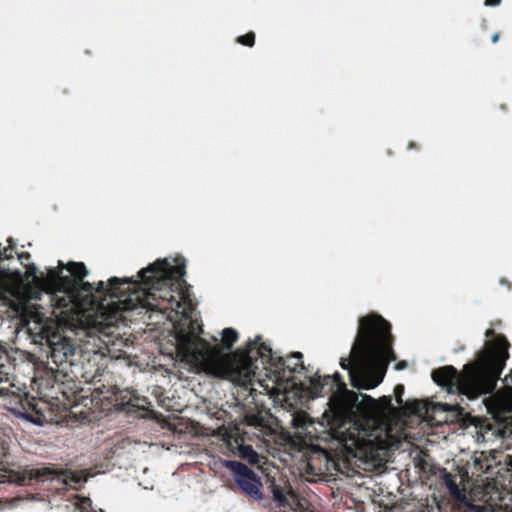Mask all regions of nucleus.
Returning a JSON list of instances; mask_svg holds the SVG:
<instances>
[{
	"instance_id": "f257e3e1",
	"label": "nucleus",
	"mask_w": 512,
	"mask_h": 512,
	"mask_svg": "<svg viewBox=\"0 0 512 512\" xmlns=\"http://www.w3.org/2000/svg\"><path fill=\"white\" fill-rule=\"evenodd\" d=\"M88 270L81 262H70L57 268H50L45 277L37 276V268L27 267L25 273L12 268L0 269V297L12 296L15 301L10 306L21 314L23 327L34 339H47L53 334V322L29 299H39L45 293L51 305L66 309L67 314L75 315L84 328L104 330L121 320L122 311L138 307L146 302L149 295L143 289L127 288L120 285L132 283L129 278L111 277L107 285L99 282L93 288L83 279Z\"/></svg>"
},
{
	"instance_id": "f03ea898",
	"label": "nucleus",
	"mask_w": 512,
	"mask_h": 512,
	"mask_svg": "<svg viewBox=\"0 0 512 512\" xmlns=\"http://www.w3.org/2000/svg\"><path fill=\"white\" fill-rule=\"evenodd\" d=\"M184 275V260L180 258L158 259L140 270L139 278L143 285L135 286V289H143L149 298L146 302H139L138 306L150 310H170L168 319L174 326L176 354L180 361L238 385L248 384L254 374L252 359L257 348L251 341L248 351L229 355L228 351L238 340V333L233 328H225L220 333L223 349L216 343L210 344L202 339L199 315L192 306L188 292L178 291L179 299L174 295L172 281L175 280L180 287ZM213 340L217 342L218 338L214 337Z\"/></svg>"
},
{
	"instance_id": "7ed1b4c3",
	"label": "nucleus",
	"mask_w": 512,
	"mask_h": 512,
	"mask_svg": "<svg viewBox=\"0 0 512 512\" xmlns=\"http://www.w3.org/2000/svg\"><path fill=\"white\" fill-rule=\"evenodd\" d=\"M404 387L395 388V402L390 397H382L378 400L365 394H355L353 404L361 414L346 425L341 432L342 441L349 449L359 451V454L367 458L380 456L382 450L398 444L402 438V432L406 425L405 418L410 415L423 417L425 414L439 412L463 413V408L447 403L419 402L402 399Z\"/></svg>"
},
{
	"instance_id": "20e7f679",
	"label": "nucleus",
	"mask_w": 512,
	"mask_h": 512,
	"mask_svg": "<svg viewBox=\"0 0 512 512\" xmlns=\"http://www.w3.org/2000/svg\"><path fill=\"white\" fill-rule=\"evenodd\" d=\"M392 360L395 357L391 349L389 324L380 316L370 315L361 320L350 356L342 358L340 365L348 370L355 388L370 390L382 382Z\"/></svg>"
},
{
	"instance_id": "39448f33",
	"label": "nucleus",
	"mask_w": 512,
	"mask_h": 512,
	"mask_svg": "<svg viewBox=\"0 0 512 512\" xmlns=\"http://www.w3.org/2000/svg\"><path fill=\"white\" fill-rule=\"evenodd\" d=\"M507 348L503 338L488 341L481 355L474 363L465 365L460 375H457L454 367L446 366L433 371L432 378L448 391L456 386L467 397L489 394L495 389L497 379L509 357Z\"/></svg>"
},
{
	"instance_id": "423d86ee",
	"label": "nucleus",
	"mask_w": 512,
	"mask_h": 512,
	"mask_svg": "<svg viewBox=\"0 0 512 512\" xmlns=\"http://www.w3.org/2000/svg\"><path fill=\"white\" fill-rule=\"evenodd\" d=\"M222 465L231 471L239 489L256 501L263 500L261 478L246 465L238 461L225 460Z\"/></svg>"
},
{
	"instance_id": "0eeeda50",
	"label": "nucleus",
	"mask_w": 512,
	"mask_h": 512,
	"mask_svg": "<svg viewBox=\"0 0 512 512\" xmlns=\"http://www.w3.org/2000/svg\"><path fill=\"white\" fill-rule=\"evenodd\" d=\"M251 344L257 348V354L260 356L263 363L270 362L275 372H279L281 367H286L291 372H297L299 369H302L301 363L291 362L292 359L284 360L277 352L273 351L269 345L262 342L260 336L255 337V341Z\"/></svg>"
},
{
	"instance_id": "6e6552de",
	"label": "nucleus",
	"mask_w": 512,
	"mask_h": 512,
	"mask_svg": "<svg viewBox=\"0 0 512 512\" xmlns=\"http://www.w3.org/2000/svg\"><path fill=\"white\" fill-rule=\"evenodd\" d=\"M46 340L51 349V357L56 364L71 363L75 347L70 339L53 333Z\"/></svg>"
},
{
	"instance_id": "1a4fd4ad",
	"label": "nucleus",
	"mask_w": 512,
	"mask_h": 512,
	"mask_svg": "<svg viewBox=\"0 0 512 512\" xmlns=\"http://www.w3.org/2000/svg\"><path fill=\"white\" fill-rule=\"evenodd\" d=\"M442 481L445 484V486L447 487L450 496L453 497V499L455 501H457L461 505L463 503H466V499H467V496L465 493L466 489L464 487L461 488L459 486V484L456 481L455 476L444 471L443 475H442Z\"/></svg>"
},
{
	"instance_id": "9d476101",
	"label": "nucleus",
	"mask_w": 512,
	"mask_h": 512,
	"mask_svg": "<svg viewBox=\"0 0 512 512\" xmlns=\"http://www.w3.org/2000/svg\"><path fill=\"white\" fill-rule=\"evenodd\" d=\"M269 489L272 494V500L278 506L288 504V496L292 493L290 489L279 486L274 479L270 481Z\"/></svg>"
},
{
	"instance_id": "9b49d317",
	"label": "nucleus",
	"mask_w": 512,
	"mask_h": 512,
	"mask_svg": "<svg viewBox=\"0 0 512 512\" xmlns=\"http://www.w3.org/2000/svg\"><path fill=\"white\" fill-rule=\"evenodd\" d=\"M493 401L500 411L512 412V388L506 387L501 392H498Z\"/></svg>"
},
{
	"instance_id": "f8f14e48",
	"label": "nucleus",
	"mask_w": 512,
	"mask_h": 512,
	"mask_svg": "<svg viewBox=\"0 0 512 512\" xmlns=\"http://www.w3.org/2000/svg\"><path fill=\"white\" fill-rule=\"evenodd\" d=\"M241 458L247 460L250 464L255 465L260 462V455L250 445H239L237 447Z\"/></svg>"
},
{
	"instance_id": "ddd939ff",
	"label": "nucleus",
	"mask_w": 512,
	"mask_h": 512,
	"mask_svg": "<svg viewBox=\"0 0 512 512\" xmlns=\"http://www.w3.org/2000/svg\"><path fill=\"white\" fill-rule=\"evenodd\" d=\"M59 475L62 477L64 483L68 482H86L87 476L85 472H72V471H62L59 473Z\"/></svg>"
},
{
	"instance_id": "4468645a",
	"label": "nucleus",
	"mask_w": 512,
	"mask_h": 512,
	"mask_svg": "<svg viewBox=\"0 0 512 512\" xmlns=\"http://www.w3.org/2000/svg\"><path fill=\"white\" fill-rule=\"evenodd\" d=\"M28 474L30 478L45 480L46 477L55 474V471L49 467H45L39 469H31L28 471Z\"/></svg>"
},
{
	"instance_id": "2eb2a0df",
	"label": "nucleus",
	"mask_w": 512,
	"mask_h": 512,
	"mask_svg": "<svg viewBox=\"0 0 512 512\" xmlns=\"http://www.w3.org/2000/svg\"><path fill=\"white\" fill-rule=\"evenodd\" d=\"M467 510L471 512H487V508L483 505H475L471 503L468 498L466 499V503L462 504Z\"/></svg>"
},
{
	"instance_id": "dca6fc26",
	"label": "nucleus",
	"mask_w": 512,
	"mask_h": 512,
	"mask_svg": "<svg viewBox=\"0 0 512 512\" xmlns=\"http://www.w3.org/2000/svg\"><path fill=\"white\" fill-rule=\"evenodd\" d=\"M239 43L242 45L252 46L254 43V34L248 33L244 36L239 37Z\"/></svg>"
},
{
	"instance_id": "f3484780",
	"label": "nucleus",
	"mask_w": 512,
	"mask_h": 512,
	"mask_svg": "<svg viewBox=\"0 0 512 512\" xmlns=\"http://www.w3.org/2000/svg\"><path fill=\"white\" fill-rule=\"evenodd\" d=\"M12 412L17 418L24 419L28 422H34L33 417L25 411L13 409Z\"/></svg>"
},
{
	"instance_id": "a211bd4d",
	"label": "nucleus",
	"mask_w": 512,
	"mask_h": 512,
	"mask_svg": "<svg viewBox=\"0 0 512 512\" xmlns=\"http://www.w3.org/2000/svg\"><path fill=\"white\" fill-rule=\"evenodd\" d=\"M305 422H306V420H305V416L304 415L303 416H296L293 419V425L295 427H303L305 425Z\"/></svg>"
},
{
	"instance_id": "6ab92c4d",
	"label": "nucleus",
	"mask_w": 512,
	"mask_h": 512,
	"mask_svg": "<svg viewBox=\"0 0 512 512\" xmlns=\"http://www.w3.org/2000/svg\"><path fill=\"white\" fill-rule=\"evenodd\" d=\"M301 358H302V353L295 352V353L292 354L290 359L296 360V362L300 363Z\"/></svg>"
},
{
	"instance_id": "aec40b11",
	"label": "nucleus",
	"mask_w": 512,
	"mask_h": 512,
	"mask_svg": "<svg viewBox=\"0 0 512 512\" xmlns=\"http://www.w3.org/2000/svg\"><path fill=\"white\" fill-rule=\"evenodd\" d=\"M500 0H485L486 6H496L498 5Z\"/></svg>"
},
{
	"instance_id": "412c9836",
	"label": "nucleus",
	"mask_w": 512,
	"mask_h": 512,
	"mask_svg": "<svg viewBox=\"0 0 512 512\" xmlns=\"http://www.w3.org/2000/svg\"><path fill=\"white\" fill-rule=\"evenodd\" d=\"M406 367H407V363H406V362H403V363H401V364H397V365L395 366V368H396L397 370H402V369H405Z\"/></svg>"
},
{
	"instance_id": "4be33fe9",
	"label": "nucleus",
	"mask_w": 512,
	"mask_h": 512,
	"mask_svg": "<svg viewBox=\"0 0 512 512\" xmlns=\"http://www.w3.org/2000/svg\"><path fill=\"white\" fill-rule=\"evenodd\" d=\"M7 481H8V479H7V477L5 475H0V484H3L5 482H7Z\"/></svg>"
},
{
	"instance_id": "5701e85b",
	"label": "nucleus",
	"mask_w": 512,
	"mask_h": 512,
	"mask_svg": "<svg viewBox=\"0 0 512 512\" xmlns=\"http://www.w3.org/2000/svg\"><path fill=\"white\" fill-rule=\"evenodd\" d=\"M333 378H334L335 382H339V380H340V375H339L338 373H334V374H333Z\"/></svg>"
},
{
	"instance_id": "b1692460",
	"label": "nucleus",
	"mask_w": 512,
	"mask_h": 512,
	"mask_svg": "<svg viewBox=\"0 0 512 512\" xmlns=\"http://www.w3.org/2000/svg\"><path fill=\"white\" fill-rule=\"evenodd\" d=\"M499 36L497 33H495L493 36H492V41L493 42H496L498 40Z\"/></svg>"
},
{
	"instance_id": "393cba45",
	"label": "nucleus",
	"mask_w": 512,
	"mask_h": 512,
	"mask_svg": "<svg viewBox=\"0 0 512 512\" xmlns=\"http://www.w3.org/2000/svg\"><path fill=\"white\" fill-rule=\"evenodd\" d=\"M505 381H511L512 382V372L505 378Z\"/></svg>"
},
{
	"instance_id": "a878e982",
	"label": "nucleus",
	"mask_w": 512,
	"mask_h": 512,
	"mask_svg": "<svg viewBox=\"0 0 512 512\" xmlns=\"http://www.w3.org/2000/svg\"><path fill=\"white\" fill-rule=\"evenodd\" d=\"M492 333H493V332H492V330H487V331L485 332V336H486V337H489V336H491V335H492Z\"/></svg>"
},
{
	"instance_id": "bb28decb",
	"label": "nucleus",
	"mask_w": 512,
	"mask_h": 512,
	"mask_svg": "<svg viewBox=\"0 0 512 512\" xmlns=\"http://www.w3.org/2000/svg\"><path fill=\"white\" fill-rule=\"evenodd\" d=\"M100 512H104L102 509H100Z\"/></svg>"
}]
</instances>
